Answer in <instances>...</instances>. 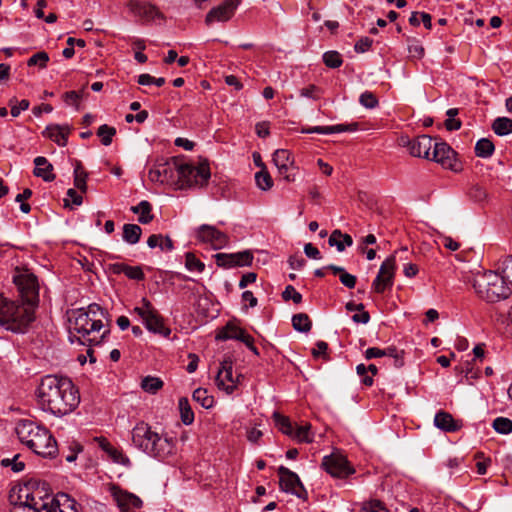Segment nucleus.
Returning <instances> with one entry per match:
<instances>
[{"label": "nucleus", "instance_id": "f257e3e1", "mask_svg": "<svg viewBox=\"0 0 512 512\" xmlns=\"http://www.w3.org/2000/svg\"><path fill=\"white\" fill-rule=\"evenodd\" d=\"M40 408L55 416L74 411L80 403L78 389L71 379L57 375L44 376L36 390Z\"/></svg>", "mask_w": 512, "mask_h": 512}, {"label": "nucleus", "instance_id": "f03ea898", "mask_svg": "<svg viewBox=\"0 0 512 512\" xmlns=\"http://www.w3.org/2000/svg\"><path fill=\"white\" fill-rule=\"evenodd\" d=\"M105 314L104 309L100 305L93 303L86 309L72 310L68 316L70 341L89 346L87 355L91 363L96 362L91 346L101 344L109 333V329H106L103 324Z\"/></svg>", "mask_w": 512, "mask_h": 512}, {"label": "nucleus", "instance_id": "7ed1b4c3", "mask_svg": "<svg viewBox=\"0 0 512 512\" xmlns=\"http://www.w3.org/2000/svg\"><path fill=\"white\" fill-rule=\"evenodd\" d=\"M15 433L22 444L35 454L44 458H53L58 446L50 430L30 419H21L16 423Z\"/></svg>", "mask_w": 512, "mask_h": 512}, {"label": "nucleus", "instance_id": "20e7f679", "mask_svg": "<svg viewBox=\"0 0 512 512\" xmlns=\"http://www.w3.org/2000/svg\"><path fill=\"white\" fill-rule=\"evenodd\" d=\"M131 434L133 445L153 458L165 460L174 453V440L153 431L145 422L137 423Z\"/></svg>", "mask_w": 512, "mask_h": 512}, {"label": "nucleus", "instance_id": "39448f33", "mask_svg": "<svg viewBox=\"0 0 512 512\" xmlns=\"http://www.w3.org/2000/svg\"><path fill=\"white\" fill-rule=\"evenodd\" d=\"M9 499L13 505L11 512H47L58 506L57 496H41L40 491H32L26 484L13 488Z\"/></svg>", "mask_w": 512, "mask_h": 512}, {"label": "nucleus", "instance_id": "423d86ee", "mask_svg": "<svg viewBox=\"0 0 512 512\" xmlns=\"http://www.w3.org/2000/svg\"><path fill=\"white\" fill-rule=\"evenodd\" d=\"M473 288L478 296L487 302H498L509 297V284L497 271L477 273L473 279Z\"/></svg>", "mask_w": 512, "mask_h": 512}, {"label": "nucleus", "instance_id": "0eeeda50", "mask_svg": "<svg viewBox=\"0 0 512 512\" xmlns=\"http://www.w3.org/2000/svg\"><path fill=\"white\" fill-rule=\"evenodd\" d=\"M178 174L177 190L206 186L211 177L209 163L206 160L199 162L198 165H193L182 158Z\"/></svg>", "mask_w": 512, "mask_h": 512}, {"label": "nucleus", "instance_id": "6e6552de", "mask_svg": "<svg viewBox=\"0 0 512 512\" xmlns=\"http://www.w3.org/2000/svg\"><path fill=\"white\" fill-rule=\"evenodd\" d=\"M133 312L141 318L149 332L159 334L165 338L170 336L171 329L165 326L164 318L147 298H142L140 305L134 307Z\"/></svg>", "mask_w": 512, "mask_h": 512}, {"label": "nucleus", "instance_id": "1a4fd4ad", "mask_svg": "<svg viewBox=\"0 0 512 512\" xmlns=\"http://www.w3.org/2000/svg\"><path fill=\"white\" fill-rule=\"evenodd\" d=\"M181 162V157H171L165 161L157 162L148 173L149 179L152 182L170 185L177 190Z\"/></svg>", "mask_w": 512, "mask_h": 512}, {"label": "nucleus", "instance_id": "9d476101", "mask_svg": "<svg viewBox=\"0 0 512 512\" xmlns=\"http://www.w3.org/2000/svg\"><path fill=\"white\" fill-rule=\"evenodd\" d=\"M277 472L279 475V488L281 491L295 495L302 500L307 499V491L295 472L285 466H280Z\"/></svg>", "mask_w": 512, "mask_h": 512}, {"label": "nucleus", "instance_id": "9b49d317", "mask_svg": "<svg viewBox=\"0 0 512 512\" xmlns=\"http://www.w3.org/2000/svg\"><path fill=\"white\" fill-rule=\"evenodd\" d=\"M321 466L331 476L338 478H346L355 472L346 457L339 453L325 456Z\"/></svg>", "mask_w": 512, "mask_h": 512}, {"label": "nucleus", "instance_id": "f8f14e48", "mask_svg": "<svg viewBox=\"0 0 512 512\" xmlns=\"http://www.w3.org/2000/svg\"><path fill=\"white\" fill-rule=\"evenodd\" d=\"M429 160L455 172L460 170V163L456 159L455 151L445 142H434Z\"/></svg>", "mask_w": 512, "mask_h": 512}, {"label": "nucleus", "instance_id": "ddd939ff", "mask_svg": "<svg viewBox=\"0 0 512 512\" xmlns=\"http://www.w3.org/2000/svg\"><path fill=\"white\" fill-rule=\"evenodd\" d=\"M396 260L394 256H389L380 266L379 272L372 283L373 290L382 294L386 289H390L394 283Z\"/></svg>", "mask_w": 512, "mask_h": 512}, {"label": "nucleus", "instance_id": "4468645a", "mask_svg": "<svg viewBox=\"0 0 512 512\" xmlns=\"http://www.w3.org/2000/svg\"><path fill=\"white\" fill-rule=\"evenodd\" d=\"M11 316L8 317V320L11 319L16 325L19 326V329H8L14 333H23L26 331L28 326L34 321L35 318V306L31 303H24L15 301V309H13Z\"/></svg>", "mask_w": 512, "mask_h": 512}, {"label": "nucleus", "instance_id": "2eb2a0df", "mask_svg": "<svg viewBox=\"0 0 512 512\" xmlns=\"http://www.w3.org/2000/svg\"><path fill=\"white\" fill-rule=\"evenodd\" d=\"M216 385L219 389L224 390L227 394H232L237 388L239 376L233 377V361L231 357H226L222 362L220 369L215 378Z\"/></svg>", "mask_w": 512, "mask_h": 512}, {"label": "nucleus", "instance_id": "dca6fc26", "mask_svg": "<svg viewBox=\"0 0 512 512\" xmlns=\"http://www.w3.org/2000/svg\"><path fill=\"white\" fill-rule=\"evenodd\" d=\"M109 490L120 512H136L142 507V500L135 494L123 490L117 485H112Z\"/></svg>", "mask_w": 512, "mask_h": 512}, {"label": "nucleus", "instance_id": "f3484780", "mask_svg": "<svg viewBox=\"0 0 512 512\" xmlns=\"http://www.w3.org/2000/svg\"><path fill=\"white\" fill-rule=\"evenodd\" d=\"M24 303H31L36 307L38 297L37 278L32 274L18 275L14 278Z\"/></svg>", "mask_w": 512, "mask_h": 512}, {"label": "nucleus", "instance_id": "a211bd4d", "mask_svg": "<svg viewBox=\"0 0 512 512\" xmlns=\"http://www.w3.org/2000/svg\"><path fill=\"white\" fill-rule=\"evenodd\" d=\"M196 235L198 240L210 244L215 250L222 249L229 242L227 234L208 224L201 225L197 229Z\"/></svg>", "mask_w": 512, "mask_h": 512}, {"label": "nucleus", "instance_id": "6ab92c4d", "mask_svg": "<svg viewBox=\"0 0 512 512\" xmlns=\"http://www.w3.org/2000/svg\"><path fill=\"white\" fill-rule=\"evenodd\" d=\"M216 263L220 267L231 268V267H243L250 266L253 261V255L250 251L245 250L238 253L226 254L217 253L215 255Z\"/></svg>", "mask_w": 512, "mask_h": 512}, {"label": "nucleus", "instance_id": "aec40b11", "mask_svg": "<svg viewBox=\"0 0 512 512\" xmlns=\"http://www.w3.org/2000/svg\"><path fill=\"white\" fill-rule=\"evenodd\" d=\"M239 5V0H225L222 4L212 8L206 15L205 23L212 24L214 21H228Z\"/></svg>", "mask_w": 512, "mask_h": 512}, {"label": "nucleus", "instance_id": "412c9836", "mask_svg": "<svg viewBox=\"0 0 512 512\" xmlns=\"http://www.w3.org/2000/svg\"><path fill=\"white\" fill-rule=\"evenodd\" d=\"M433 139L428 135H421L408 142V149L412 156L430 159Z\"/></svg>", "mask_w": 512, "mask_h": 512}, {"label": "nucleus", "instance_id": "4be33fe9", "mask_svg": "<svg viewBox=\"0 0 512 512\" xmlns=\"http://www.w3.org/2000/svg\"><path fill=\"white\" fill-rule=\"evenodd\" d=\"M128 8L133 14L147 21H151L156 18L164 19V15L159 11V9L155 5L147 2L131 0L128 3Z\"/></svg>", "mask_w": 512, "mask_h": 512}, {"label": "nucleus", "instance_id": "5701e85b", "mask_svg": "<svg viewBox=\"0 0 512 512\" xmlns=\"http://www.w3.org/2000/svg\"><path fill=\"white\" fill-rule=\"evenodd\" d=\"M68 125L51 124L42 132L43 136L55 142L59 146H66L70 134Z\"/></svg>", "mask_w": 512, "mask_h": 512}, {"label": "nucleus", "instance_id": "b1692460", "mask_svg": "<svg viewBox=\"0 0 512 512\" xmlns=\"http://www.w3.org/2000/svg\"><path fill=\"white\" fill-rule=\"evenodd\" d=\"M434 424L437 428L445 432H456L462 427V422L456 420L453 416L445 411H439L434 417Z\"/></svg>", "mask_w": 512, "mask_h": 512}, {"label": "nucleus", "instance_id": "393cba45", "mask_svg": "<svg viewBox=\"0 0 512 512\" xmlns=\"http://www.w3.org/2000/svg\"><path fill=\"white\" fill-rule=\"evenodd\" d=\"M15 309V301L9 300L0 294V326L4 329H19L13 321L8 320L12 311Z\"/></svg>", "mask_w": 512, "mask_h": 512}, {"label": "nucleus", "instance_id": "a878e982", "mask_svg": "<svg viewBox=\"0 0 512 512\" xmlns=\"http://www.w3.org/2000/svg\"><path fill=\"white\" fill-rule=\"evenodd\" d=\"M358 129V123L337 124L332 126H315L304 129V133L333 134L343 132H354Z\"/></svg>", "mask_w": 512, "mask_h": 512}, {"label": "nucleus", "instance_id": "bb28decb", "mask_svg": "<svg viewBox=\"0 0 512 512\" xmlns=\"http://www.w3.org/2000/svg\"><path fill=\"white\" fill-rule=\"evenodd\" d=\"M35 168L33 174L36 177L42 178L46 182H51L55 179L53 173V165L43 156H38L34 159Z\"/></svg>", "mask_w": 512, "mask_h": 512}, {"label": "nucleus", "instance_id": "cd10ccee", "mask_svg": "<svg viewBox=\"0 0 512 512\" xmlns=\"http://www.w3.org/2000/svg\"><path fill=\"white\" fill-rule=\"evenodd\" d=\"M110 270L114 274H124L132 280L142 281L145 278L140 266H129L124 263H114L110 265Z\"/></svg>", "mask_w": 512, "mask_h": 512}, {"label": "nucleus", "instance_id": "c85d7f7f", "mask_svg": "<svg viewBox=\"0 0 512 512\" xmlns=\"http://www.w3.org/2000/svg\"><path fill=\"white\" fill-rule=\"evenodd\" d=\"M247 332L232 322H228L216 335L217 340H238L242 341L246 336Z\"/></svg>", "mask_w": 512, "mask_h": 512}, {"label": "nucleus", "instance_id": "c756f323", "mask_svg": "<svg viewBox=\"0 0 512 512\" xmlns=\"http://www.w3.org/2000/svg\"><path fill=\"white\" fill-rule=\"evenodd\" d=\"M57 504L56 508L47 512H78L77 502L65 493L57 495Z\"/></svg>", "mask_w": 512, "mask_h": 512}, {"label": "nucleus", "instance_id": "7c9ffc66", "mask_svg": "<svg viewBox=\"0 0 512 512\" xmlns=\"http://www.w3.org/2000/svg\"><path fill=\"white\" fill-rule=\"evenodd\" d=\"M328 270H330L334 275L339 276L340 282L347 288L353 289L357 283L356 276L348 273L343 267L337 265H328L326 266Z\"/></svg>", "mask_w": 512, "mask_h": 512}, {"label": "nucleus", "instance_id": "2f4dec72", "mask_svg": "<svg viewBox=\"0 0 512 512\" xmlns=\"http://www.w3.org/2000/svg\"><path fill=\"white\" fill-rule=\"evenodd\" d=\"M131 211L139 214L138 221L142 224H148L153 220L151 204L146 200L141 201L137 206L131 207Z\"/></svg>", "mask_w": 512, "mask_h": 512}, {"label": "nucleus", "instance_id": "473e14b6", "mask_svg": "<svg viewBox=\"0 0 512 512\" xmlns=\"http://www.w3.org/2000/svg\"><path fill=\"white\" fill-rule=\"evenodd\" d=\"M497 272H500L503 279L512 285V255H505L498 260Z\"/></svg>", "mask_w": 512, "mask_h": 512}, {"label": "nucleus", "instance_id": "72a5a7b5", "mask_svg": "<svg viewBox=\"0 0 512 512\" xmlns=\"http://www.w3.org/2000/svg\"><path fill=\"white\" fill-rule=\"evenodd\" d=\"M142 234V229L137 224H124L123 226V240L128 244H136L139 242Z\"/></svg>", "mask_w": 512, "mask_h": 512}, {"label": "nucleus", "instance_id": "f704fd0d", "mask_svg": "<svg viewBox=\"0 0 512 512\" xmlns=\"http://www.w3.org/2000/svg\"><path fill=\"white\" fill-rule=\"evenodd\" d=\"M495 146L488 138H481L476 142L475 154L480 158H489L493 155Z\"/></svg>", "mask_w": 512, "mask_h": 512}, {"label": "nucleus", "instance_id": "c9c22d12", "mask_svg": "<svg viewBox=\"0 0 512 512\" xmlns=\"http://www.w3.org/2000/svg\"><path fill=\"white\" fill-rule=\"evenodd\" d=\"M275 426L285 435L291 437L294 435V428L290 419L279 412L273 413Z\"/></svg>", "mask_w": 512, "mask_h": 512}, {"label": "nucleus", "instance_id": "e433bc0d", "mask_svg": "<svg viewBox=\"0 0 512 512\" xmlns=\"http://www.w3.org/2000/svg\"><path fill=\"white\" fill-rule=\"evenodd\" d=\"M492 129L495 134L505 136L512 133V119L508 117H498L492 123Z\"/></svg>", "mask_w": 512, "mask_h": 512}, {"label": "nucleus", "instance_id": "4c0bfd02", "mask_svg": "<svg viewBox=\"0 0 512 512\" xmlns=\"http://www.w3.org/2000/svg\"><path fill=\"white\" fill-rule=\"evenodd\" d=\"M163 385V381L159 377L154 376H146L141 381V388L150 394L157 393Z\"/></svg>", "mask_w": 512, "mask_h": 512}, {"label": "nucleus", "instance_id": "58836bf2", "mask_svg": "<svg viewBox=\"0 0 512 512\" xmlns=\"http://www.w3.org/2000/svg\"><path fill=\"white\" fill-rule=\"evenodd\" d=\"M178 406L182 422L185 425L192 424L194 421V412L192 411L189 400L185 397L180 398Z\"/></svg>", "mask_w": 512, "mask_h": 512}, {"label": "nucleus", "instance_id": "ea45409f", "mask_svg": "<svg viewBox=\"0 0 512 512\" xmlns=\"http://www.w3.org/2000/svg\"><path fill=\"white\" fill-rule=\"evenodd\" d=\"M87 177L88 174L84 170L81 162H77L74 169V185L83 193L87 191Z\"/></svg>", "mask_w": 512, "mask_h": 512}, {"label": "nucleus", "instance_id": "a19ab883", "mask_svg": "<svg viewBox=\"0 0 512 512\" xmlns=\"http://www.w3.org/2000/svg\"><path fill=\"white\" fill-rule=\"evenodd\" d=\"M293 328L299 332H309L312 327V322L309 316L305 313H298L292 317Z\"/></svg>", "mask_w": 512, "mask_h": 512}, {"label": "nucleus", "instance_id": "79ce46f5", "mask_svg": "<svg viewBox=\"0 0 512 512\" xmlns=\"http://www.w3.org/2000/svg\"><path fill=\"white\" fill-rule=\"evenodd\" d=\"M273 162L276 167L293 166L294 159L291 153L286 149H278L273 154Z\"/></svg>", "mask_w": 512, "mask_h": 512}, {"label": "nucleus", "instance_id": "37998d69", "mask_svg": "<svg viewBox=\"0 0 512 512\" xmlns=\"http://www.w3.org/2000/svg\"><path fill=\"white\" fill-rule=\"evenodd\" d=\"M193 400L198 402L203 408L209 409L214 404V398L211 395H208V392L204 388H197L193 392Z\"/></svg>", "mask_w": 512, "mask_h": 512}, {"label": "nucleus", "instance_id": "c03bdc74", "mask_svg": "<svg viewBox=\"0 0 512 512\" xmlns=\"http://www.w3.org/2000/svg\"><path fill=\"white\" fill-rule=\"evenodd\" d=\"M310 429L311 425L307 423L305 425L298 426L294 429V435L291 437L299 442L311 443L313 441V435L310 432Z\"/></svg>", "mask_w": 512, "mask_h": 512}, {"label": "nucleus", "instance_id": "a18cd8bd", "mask_svg": "<svg viewBox=\"0 0 512 512\" xmlns=\"http://www.w3.org/2000/svg\"><path fill=\"white\" fill-rule=\"evenodd\" d=\"M185 266L189 271L198 273H202L205 269V264L191 252L185 255Z\"/></svg>", "mask_w": 512, "mask_h": 512}, {"label": "nucleus", "instance_id": "49530a36", "mask_svg": "<svg viewBox=\"0 0 512 512\" xmlns=\"http://www.w3.org/2000/svg\"><path fill=\"white\" fill-rule=\"evenodd\" d=\"M106 453L114 463L121 464L126 467L131 465L130 459L122 452V450L117 449L113 445Z\"/></svg>", "mask_w": 512, "mask_h": 512}, {"label": "nucleus", "instance_id": "de8ad7c7", "mask_svg": "<svg viewBox=\"0 0 512 512\" xmlns=\"http://www.w3.org/2000/svg\"><path fill=\"white\" fill-rule=\"evenodd\" d=\"M116 134L114 127L108 126L107 124L101 125L97 130V135L101 138L103 145L108 146L112 143V138Z\"/></svg>", "mask_w": 512, "mask_h": 512}, {"label": "nucleus", "instance_id": "09e8293b", "mask_svg": "<svg viewBox=\"0 0 512 512\" xmlns=\"http://www.w3.org/2000/svg\"><path fill=\"white\" fill-rule=\"evenodd\" d=\"M323 62L329 68H338L342 65V56L337 51H328L323 54Z\"/></svg>", "mask_w": 512, "mask_h": 512}, {"label": "nucleus", "instance_id": "8fccbe9b", "mask_svg": "<svg viewBox=\"0 0 512 512\" xmlns=\"http://www.w3.org/2000/svg\"><path fill=\"white\" fill-rule=\"evenodd\" d=\"M255 181L257 186L264 191L269 190L273 186V180L270 174L265 170H261L255 174Z\"/></svg>", "mask_w": 512, "mask_h": 512}, {"label": "nucleus", "instance_id": "3c124183", "mask_svg": "<svg viewBox=\"0 0 512 512\" xmlns=\"http://www.w3.org/2000/svg\"><path fill=\"white\" fill-rule=\"evenodd\" d=\"M493 428L501 434L512 432V421L509 418L497 417L492 424Z\"/></svg>", "mask_w": 512, "mask_h": 512}, {"label": "nucleus", "instance_id": "603ef678", "mask_svg": "<svg viewBox=\"0 0 512 512\" xmlns=\"http://www.w3.org/2000/svg\"><path fill=\"white\" fill-rule=\"evenodd\" d=\"M49 61V55L45 51H40L32 55L28 61V66L38 65L40 68H45Z\"/></svg>", "mask_w": 512, "mask_h": 512}, {"label": "nucleus", "instance_id": "864d4df0", "mask_svg": "<svg viewBox=\"0 0 512 512\" xmlns=\"http://www.w3.org/2000/svg\"><path fill=\"white\" fill-rule=\"evenodd\" d=\"M468 196L470 200L476 203H482L487 198V192L483 187L479 185H473L468 191Z\"/></svg>", "mask_w": 512, "mask_h": 512}, {"label": "nucleus", "instance_id": "5fc2aeb1", "mask_svg": "<svg viewBox=\"0 0 512 512\" xmlns=\"http://www.w3.org/2000/svg\"><path fill=\"white\" fill-rule=\"evenodd\" d=\"M359 102L362 106L368 109H373L378 106V99L370 91H365L360 95Z\"/></svg>", "mask_w": 512, "mask_h": 512}, {"label": "nucleus", "instance_id": "6e6d98bb", "mask_svg": "<svg viewBox=\"0 0 512 512\" xmlns=\"http://www.w3.org/2000/svg\"><path fill=\"white\" fill-rule=\"evenodd\" d=\"M282 298L285 301L292 300L295 304H300L302 302V295L297 292L292 285L286 286L285 290L282 292Z\"/></svg>", "mask_w": 512, "mask_h": 512}, {"label": "nucleus", "instance_id": "4d7b16f0", "mask_svg": "<svg viewBox=\"0 0 512 512\" xmlns=\"http://www.w3.org/2000/svg\"><path fill=\"white\" fill-rule=\"evenodd\" d=\"M343 236V233L336 229L334 230L328 240V243L330 246H335L339 252H342L345 250V244L342 242L341 237Z\"/></svg>", "mask_w": 512, "mask_h": 512}, {"label": "nucleus", "instance_id": "13d9d810", "mask_svg": "<svg viewBox=\"0 0 512 512\" xmlns=\"http://www.w3.org/2000/svg\"><path fill=\"white\" fill-rule=\"evenodd\" d=\"M62 98L66 104L75 106L76 109H79V101L82 98V92L68 91L63 94Z\"/></svg>", "mask_w": 512, "mask_h": 512}, {"label": "nucleus", "instance_id": "bf43d9fd", "mask_svg": "<svg viewBox=\"0 0 512 512\" xmlns=\"http://www.w3.org/2000/svg\"><path fill=\"white\" fill-rule=\"evenodd\" d=\"M360 512H387L384 504L379 500L365 503Z\"/></svg>", "mask_w": 512, "mask_h": 512}, {"label": "nucleus", "instance_id": "052dcab7", "mask_svg": "<svg viewBox=\"0 0 512 512\" xmlns=\"http://www.w3.org/2000/svg\"><path fill=\"white\" fill-rule=\"evenodd\" d=\"M277 169H278L279 176L282 177L284 180H286L287 182L295 181V171L297 170V167L295 165H293V166L285 165L283 168L277 167Z\"/></svg>", "mask_w": 512, "mask_h": 512}, {"label": "nucleus", "instance_id": "680f3d73", "mask_svg": "<svg viewBox=\"0 0 512 512\" xmlns=\"http://www.w3.org/2000/svg\"><path fill=\"white\" fill-rule=\"evenodd\" d=\"M372 43L373 40L369 37H362L355 43L354 49L357 53H364L370 49Z\"/></svg>", "mask_w": 512, "mask_h": 512}, {"label": "nucleus", "instance_id": "e2e57ef3", "mask_svg": "<svg viewBox=\"0 0 512 512\" xmlns=\"http://www.w3.org/2000/svg\"><path fill=\"white\" fill-rule=\"evenodd\" d=\"M408 51L413 58L420 59L424 56V48L417 41H413L408 45Z\"/></svg>", "mask_w": 512, "mask_h": 512}, {"label": "nucleus", "instance_id": "0e129e2a", "mask_svg": "<svg viewBox=\"0 0 512 512\" xmlns=\"http://www.w3.org/2000/svg\"><path fill=\"white\" fill-rule=\"evenodd\" d=\"M304 253L308 258L320 260L322 255L317 247H315L312 243H307L304 246Z\"/></svg>", "mask_w": 512, "mask_h": 512}, {"label": "nucleus", "instance_id": "69168bd1", "mask_svg": "<svg viewBox=\"0 0 512 512\" xmlns=\"http://www.w3.org/2000/svg\"><path fill=\"white\" fill-rule=\"evenodd\" d=\"M328 349V344L324 341H318L315 345V348L312 350V354L314 357H326Z\"/></svg>", "mask_w": 512, "mask_h": 512}, {"label": "nucleus", "instance_id": "338daca9", "mask_svg": "<svg viewBox=\"0 0 512 512\" xmlns=\"http://www.w3.org/2000/svg\"><path fill=\"white\" fill-rule=\"evenodd\" d=\"M29 101L26 99H22L18 105H14L11 107L10 113L13 117L19 116L21 111L27 110L29 108Z\"/></svg>", "mask_w": 512, "mask_h": 512}, {"label": "nucleus", "instance_id": "774afa93", "mask_svg": "<svg viewBox=\"0 0 512 512\" xmlns=\"http://www.w3.org/2000/svg\"><path fill=\"white\" fill-rule=\"evenodd\" d=\"M364 356L367 360H370L372 358H379V357L385 356V352L383 349H380L377 347H371L365 351Z\"/></svg>", "mask_w": 512, "mask_h": 512}]
</instances>
